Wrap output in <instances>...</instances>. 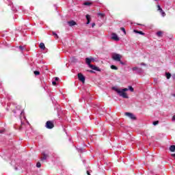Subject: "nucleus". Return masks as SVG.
Returning a JSON list of instances; mask_svg holds the SVG:
<instances>
[{
  "label": "nucleus",
  "instance_id": "f257e3e1",
  "mask_svg": "<svg viewBox=\"0 0 175 175\" xmlns=\"http://www.w3.org/2000/svg\"><path fill=\"white\" fill-rule=\"evenodd\" d=\"M112 90L117 92V94L120 96H122V98H124V99H128L129 98L128 96V94H126V91H131V92H133L134 90L132 86H129V89L128 88H123L122 90L118 88L117 87H113Z\"/></svg>",
  "mask_w": 175,
  "mask_h": 175
},
{
  "label": "nucleus",
  "instance_id": "f03ea898",
  "mask_svg": "<svg viewBox=\"0 0 175 175\" xmlns=\"http://www.w3.org/2000/svg\"><path fill=\"white\" fill-rule=\"evenodd\" d=\"M16 110H14L13 112L14 114H16V116H21V117H23V118H25V116H24V110L21 109V106L17 105L16 107Z\"/></svg>",
  "mask_w": 175,
  "mask_h": 175
},
{
  "label": "nucleus",
  "instance_id": "7ed1b4c3",
  "mask_svg": "<svg viewBox=\"0 0 175 175\" xmlns=\"http://www.w3.org/2000/svg\"><path fill=\"white\" fill-rule=\"evenodd\" d=\"M121 58H122L121 55L118 53H113L112 55V59H113V61H116L117 62H118L119 61H121Z\"/></svg>",
  "mask_w": 175,
  "mask_h": 175
},
{
  "label": "nucleus",
  "instance_id": "20e7f679",
  "mask_svg": "<svg viewBox=\"0 0 175 175\" xmlns=\"http://www.w3.org/2000/svg\"><path fill=\"white\" fill-rule=\"evenodd\" d=\"M46 126L48 129H53L54 128V124L51 121H47L46 123Z\"/></svg>",
  "mask_w": 175,
  "mask_h": 175
},
{
  "label": "nucleus",
  "instance_id": "39448f33",
  "mask_svg": "<svg viewBox=\"0 0 175 175\" xmlns=\"http://www.w3.org/2000/svg\"><path fill=\"white\" fill-rule=\"evenodd\" d=\"M78 79L80 81H81L82 83H85V77H84V75H83V74L81 73H79L78 74Z\"/></svg>",
  "mask_w": 175,
  "mask_h": 175
},
{
  "label": "nucleus",
  "instance_id": "423d86ee",
  "mask_svg": "<svg viewBox=\"0 0 175 175\" xmlns=\"http://www.w3.org/2000/svg\"><path fill=\"white\" fill-rule=\"evenodd\" d=\"M125 116H126L127 117H129L131 120H136V117L135 116V115H133V113H129V112H126Z\"/></svg>",
  "mask_w": 175,
  "mask_h": 175
},
{
  "label": "nucleus",
  "instance_id": "0eeeda50",
  "mask_svg": "<svg viewBox=\"0 0 175 175\" xmlns=\"http://www.w3.org/2000/svg\"><path fill=\"white\" fill-rule=\"evenodd\" d=\"M111 39L112 40H116V42H118L120 40V38H118V36H117L115 33H113L111 34Z\"/></svg>",
  "mask_w": 175,
  "mask_h": 175
},
{
  "label": "nucleus",
  "instance_id": "6e6552de",
  "mask_svg": "<svg viewBox=\"0 0 175 175\" xmlns=\"http://www.w3.org/2000/svg\"><path fill=\"white\" fill-rule=\"evenodd\" d=\"M92 61H94V58H92V57H91V58L87 57L85 59V62L88 65V66H90L91 65V62H92Z\"/></svg>",
  "mask_w": 175,
  "mask_h": 175
},
{
  "label": "nucleus",
  "instance_id": "1a4fd4ad",
  "mask_svg": "<svg viewBox=\"0 0 175 175\" xmlns=\"http://www.w3.org/2000/svg\"><path fill=\"white\" fill-rule=\"evenodd\" d=\"M89 67L90 68V69H92L93 70H96L97 72H100V70L99 69V68H98L92 64H90L89 66Z\"/></svg>",
  "mask_w": 175,
  "mask_h": 175
},
{
  "label": "nucleus",
  "instance_id": "9d476101",
  "mask_svg": "<svg viewBox=\"0 0 175 175\" xmlns=\"http://www.w3.org/2000/svg\"><path fill=\"white\" fill-rule=\"evenodd\" d=\"M157 8H158V10H159L161 16H163V17H165V16H166V14L165 13V12H163L162 8H161V5H157Z\"/></svg>",
  "mask_w": 175,
  "mask_h": 175
},
{
  "label": "nucleus",
  "instance_id": "9b49d317",
  "mask_svg": "<svg viewBox=\"0 0 175 175\" xmlns=\"http://www.w3.org/2000/svg\"><path fill=\"white\" fill-rule=\"evenodd\" d=\"M69 27H73V25H76L77 23L75 21H70L68 22Z\"/></svg>",
  "mask_w": 175,
  "mask_h": 175
},
{
  "label": "nucleus",
  "instance_id": "f8f14e48",
  "mask_svg": "<svg viewBox=\"0 0 175 175\" xmlns=\"http://www.w3.org/2000/svg\"><path fill=\"white\" fill-rule=\"evenodd\" d=\"M86 19H87V23L86 24L88 25L90 23H91V16L87 14L86 15Z\"/></svg>",
  "mask_w": 175,
  "mask_h": 175
},
{
  "label": "nucleus",
  "instance_id": "ddd939ff",
  "mask_svg": "<svg viewBox=\"0 0 175 175\" xmlns=\"http://www.w3.org/2000/svg\"><path fill=\"white\" fill-rule=\"evenodd\" d=\"M40 49H41L42 50H44V49H46V46H44V43L41 42L39 45Z\"/></svg>",
  "mask_w": 175,
  "mask_h": 175
},
{
  "label": "nucleus",
  "instance_id": "4468645a",
  "mask_svg": "<svg viewBox=\"0 0 175 175\" xmlns=\"http://www.w3.org/2000/svg\"><path fill=\"white\" fill-rule=\"evenodd\" d=\"M134 32H135V33H139V35H144V33L142 31H138V30L134 29Z\"/></svg>",
  "mask_w": 175,
  "mask_h": 175
},
{
  "label": "nucleus",
  "instance_id": "2eb2a0df",
  "mask_svg": "<svg viewBox=\"0 0 175 175\" xmlns=\"http://www.w3.org/2000/svg\"><path fill=\"white\" fill-rule=\"evenodd\" d=\"M170 151H171V152H174L175 151V146L172 145L170 147Z\"/></svg>",
  "mask_w": 175,
  "mask_h": 175
},
{
  "label": "nucleus",
  "instance_id": "dca6fc26",
  "mask_svg": "<svg viewBox=\"0 0 175 175\" xmlns=\"http://www.w3.org/2000/svg\"><path fill=\"white\" fill-rule=\"evenodd\" d=\"M47 159V154H43L42 157H41L42 161H46Z\"/></svg>",
  "mask_w": 175,
  "mask_h": 175
},
{
  "label": "nucleus",
  "instance_id": "f3484780",
  "mask_svg": "<svg viewBox=\"0 0 175 175\" xmlns=\"http://www.w3.org/2000/svg\"><path fill=\"white\" fill-rule=\"evenodd\" d=\"M111 69H113L114 70H118V68L114 65L111 66Z\"/></svg>",
  "mask_w": 175,
  "mask_h": 175
},
{
  "label": "nucleus",
  "instance_id": "a211bd4d",
  "mask_svg": "<svg viewBox=\"0 0 175 175\" xmlns=\"http://www.w3.org/2000/svg\"><path fill=\"white\" fill-rule=\"evenodd\" d=\"M165 76H166V78H167V79H170V77H172V75H171L170 72H167V73L165 74Z\"/></svg>",
  "mask_w": 175,
  "mask_h": 175
},
{
  "label": "nucleus",
  "instance_id": "6ab92c4d",
  "mask_svg": "<svg viewBox=\"0 0 175 175\" xmlns=\"http://www.w3.org/2000/svg\"><path fill=\"white\" fill-rule=\"evenodd\" d=\"M83 5H85V6H90V5H91V2L86 1L83 3Z\"/></svg>",
  "mask_w": 175,
  "mask_h": 175
},
{
  "label": "nucleus",
  "instance_id": "aec40b11",
  "mask_svg": "<svg viewBox=\"0 0 175 175\" xmlns=\"http://www.w3.org/2000/svg\"><path fill=\"white\" fill-rule=\"evenodd\" d=\"M157 36H159V37L162 36V31H158L157 33Z\"/></svg>",
  "mask_w": 175,
  "mask_h": 175
},
{
  "label": "nucleus",
  "instance_id": "412c9836",
  "mask_svg": "<svg viewBox=\"0 0 175 175\" xmlns=\"http://www.w3.org/2000/svg\"><path fill=\"white\" fill-rule=\"evenodd\" d=\"M34 75H36V76H38V75H40V72L39 71H34Z\"/></svg>",
  "mask_w": 175,
  "mask_h": 175
},
{
  "label": "nucleus",
  "instance_id": "4be33fe9",
  "mask_svg": "<svg viewBox=\"0 0 175 175\" xmlns=\"http://www.w3.org/2000/svg\"><path fill=\"white\" fill-rule=\"evenodd\" d=\"M158 124H159V121H154L153 122V125H158Z\"/></svg>",
  "mask_w": 175,
  "mask_h": 175
},
{
  "label": "nucleus",
  "instance_id": "5701e85b",
  "mask_svg": "<svg viewBox=\"0 0 175 175\" xmlns=\"http://www.w3.org/2000/svg\"><path fill=\"white\" fill-rule=\"evenodd\" d=\"M120 29L124 32V33H126V31H125V28L121 27Z\"/></svg>",
  "mask_w": 175,
  "mask_h": 175
},
{
  "label": "nucleus",
  "instance_id": "b1692460",
  "mask_svg": "<svg viewBox=\"0 0 175 175\" xmlns=\"http://www.w3.org/2000/svg\"><path fill=\"white\" fill-rule=\"evenodd\" d=\"M132 69H133V72H135V71H136V70H139V68H137V67H133Z\"/></svg>",
  "mask_w": 175,
  "mask_h": 175
},
{
  "label": "nucleus",
  "instance_id": "393cba45",
  "mask_svg": "<svg viewBox=\"0 0 175 175\" xmlns=\"http://www.w3.org/2000/svg\"><path fill=\"white\" fill-rule=\"evenodd\" d=\"M36 166L38 167H40V166H42V164L40 163V162H38L37 164H36Z\"/></svg>",
  "mask_w": 175,
  "mask_h": 175
},
{
  "label": "nucleus",
  "instance_id": "a878e982",
  "mask_svg": "<svg viewBox=\"0 0 175 175\" xmlns=\"http://www.w3.org/2000/svg\"><path fill=\"white\" fill-rule=\"evenodd\" d=\"M19 49L21 50V51H23V50H24V46H20Z\"/></svg>",
  "mask_w": 175,
  "mask_h": 175
},
{
  "label": "nucleus",
  "instance_id": "bb28decb",
  "mask_svg": "<svg viewBox=\"0 0 175 175\" xmlns=\"http://www.w3.org/2000/svg\"><path fill=\"white\" fill-rule=\"evenodd\" d=\"M53 35L55 36V38H58V35L55 32H53Z\"/></svg>",
  "mask_w": 175,
  "mask_h": 175
},
{
  "label": "nucleus",
  "instance_id": "cd10ccee",
  "mask_svg": "<svg viewBox=\"0 0 175 175\" xmlns=\"http://www.w3.org/2000/svg\"><path fill=\"white\" fill-rule=\"evenodd\" d=\"M118 62H120V64H121V65H125V63H124L122 61H119Z\"/></svg>",
  "mask_w": 175,
  "mask_h": 175
},
{
  "label": "nucleus",
  "instance_id": "c85d7f7f",
  "mask_svg": "<svg viewBox=\"0 0 175 175\" xmlns=\"http://www.w3.org/2000/svg\"><path fill=\"white\" fill-rule=\"evenodd\" d=\"M140 65H141L142 66H146V64H144V63H141Z\"/></svg>",
  "mask_w": 175,
  "mask_h": 175
},
{
  "label": "nucleus",
  "instance_id": "c756f323",
  "mask_svg": "<svg viewBox=\"0 0 175 175\" xmlns=\"http://www.w3.org/2000/svg\"><path fill=\"white\" fill-rule=\"evenodd\" d=\"M52 84H53V85H55L57 84V82L53 81V82H52Z\"/></svg>",
  "mask_w": 175,
  "mask_h": 175
},
{
  "label": "nucleus",
  "instance_id": "7c9ffc66",
  "mask_svg": "<svg viewBox=\"0 0 175 175\" xmlns=\"http://www.w3.org/2000/svg\"><path fill=\"white\" fill-rule=\"evenodd\" d=\"M95 27V23H92V27L94 28Z\"/></svg>",
  "mask_w": 175,
  "mask_h": 175
},
{
  "label": "nucleus",
  "instance_id": "2f4dec72",
  "mask_svg": "<svg viewBox=\"0 0 175 175\" xmlns=\"http://www.w3.org/2000/svg\"><path fill=\"white\" fill-rule=\"evenodd\" d=\"M55 81H58V80H59V78L55 77Z\"/></svg>",
  "mask_w": 175,
  "mask_h": 175
},
{
  "label": "nucleus",
  "instance_id": "473e14b6",
  "mask_svg": "<svg viewBox=\"0 0 175 175\" xmlns=\"http://www.w3.org/2000/svg\"><path fill=\"white\" fill-rule=\"evenodd\" d=\"M172 121H175V115L172 118Z\"/></svg>",
  "mask_w": 175,
  "mask_h": 175
},
{
  "label": "nucleus",
  "instance_id": "72a5a7b5",
  "mask_svg": "<svg viewBox=\"0 0 175 175\" xmlns=\"http://www.w3.org/2000/svg\"><path fill=\"white\" fill-rule=\"evenodd\" d=\"M0 133H3V130H0Z\"/></svg>",
  "mask_w": 175,
  "mask_h": 175
},
{
  "label": "nucleus",
  "instance_id": "f704fd0d",
  "mask_svg": "<svg viewBox=\"0 0 175 175\" xmlns=\"http://www.w3.org/2000/svg\"><path fill=\"white\" fill-rule=\"evenodd\" d=\"M99 16H101V17H103V14H99Z\"/></svg>",
  "mask_w": 175,
  "mask_h": 175
},
{
  "label": "nucleus",
  "instance_id": "c9c22d12",
  "mask_svg": "<svg viewBox=\"0 0 175 175\" xmlns=\"http://www.w3.org/2000/svg\"><path fill=\"white\" fill-rule=\"evenodd\" d=\"M90 73H94L93 70H90Z\"/></svg>",
  "mask_w": 175,
  "mask_h": 175
},
{
  "label": "nucleus",
  "instance_id": "e433bc0d",
  "mask_svg": "<svg viewBox=\"0 0 175 175\" xmlns=\"http://www.w3.org/2000/svg\"><path fill=\"white\" fill-rule=\"evenodd\" d=\"M172 96H174L175 97V94H172Z\"/></svg>",
  "mask_w": 175,
  "mask_h": 175
},
{
  "label": "nucleus",
  "instance_id": "4c0bfd02",
  "mask_svg": "<svg viewBox=\"0 0 175 175\" xmlns=\"http://www.w3.org/2000/svg\"><path fill=\"white\" fill-rule=\"evenodd\" d=\"M174 79H175V75H174Z\"/></svg>",
  "mask_w": 175,
  "mask_h": 175
},
{
  "label": "nucleus",
  "instance_id": "58836bf2",
  "mask_svg": "<svg viewBox=\"0 0 175 175\" xmlns=\"http://www.w3.org/2000/svg\"><path fill=\"white\" fill-rule=\"evenodd\" d=\"M154 1H158V0H154Z\"/></svg>",
  "mask_w": 175,
  "mask_h": 175
}]
</instances>
